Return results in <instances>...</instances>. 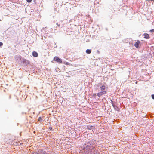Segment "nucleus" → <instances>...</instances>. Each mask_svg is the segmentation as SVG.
Wrapping results in <instances>:
<instances>
[{
    "instance_id": "1",
    "label": "nucleus",
    "mask_w": 154,
    "mask_h": 154,
    "mask_svg": "<svg viewBox=\"0 0 154 154\" xmlns=\"http://www.w3.org/2000/svg\"><path fill=\"white\" fill-rule=\"evenodd\" d=\"M87 150H91L93 148V147L91 146V145L89 143H86L85 145V147Z\"/></svg>"
},
{
    "instance_id": "2",
    "label": "nucleus",
    "mask_w": 154,
    "mask_h": 154,
    "mask_svg": "<svg viewBox=\"0 0 154 154\" xmlns=\"http://www.w3.org/2000/svg\"><path fill=\"white\" fill-rule=\"evenodd\" d=\"M99 86L101 91H106V86L104 84L102 83L100 84Z\"/></svg>"
},
{
    "instance_id": "3",
    "label": "nucleus",
    "mask_w": 154,
    "mask_h": 154,
    "mask_svg": "<svg viewBox=\"0 0 154 154\" xmlns=\"http://www.w3.org/2000/svg\"><path fill=\"white\" fill-rule=\"evenodd\" d=\"M54 60L59 63H62V60L60 59L58 57H54Z\"/></svg>"
},
{
    "instance_id": "4",
    "label": "nucleus",
    "mask_w": 154,
    "mask_h": 154,
    "mask_svg": "<svg viewBox=\"0 0 154 154\" xmlns=\"http://www.w3.org/2000/svg\"><path fill=\"white\" fill-rule=\"evenodd\" d=\"M106 91H101L97 93V95L100 97L103 95H104L106 93Z\"/></svg>"
},
{
    "instance_id": "5",
    "label": "nucleus",
    "mask_w": 154,
    "mask_h": 154,
    "mask_svg": "<svg viewBox=\"0 0 154 154\" xmlns=\"http://www.w3.org/2000/svg\"><path fill=\"white\" fill-rule=\"evenodd\" d=\"M22 62L24 66H26L30 63L29 61L25 59H23Z\"/></svg>"
},
{
    "instance_id": "6",
    "label": "nucleus",
    "mask_w": 154,
    "mask_h": 154,
    "mask_svg": "<svg viewBox=\"0 0 154 154\" xmlns=\"http://www.w3.org/2000/svg\"><path fill=\"white\" fill-rule=\"evenodd\" d=\"M134 45L136 48H138L139 46L140 45V41L137 40L134 44Z\"/></svg>"
},
{
    "instance_id": "7",
    "label": "nucleus",
    "mask_w": 154,
    "mask_h": 154,
    "mask_svg": "<svg viewBox=\"0 0 154 154\" xmlns=\"http://www.w3.org/2000/svg\"><path fill=\"white\" fill-rule=\"evenodd\" d=\"M34 154H47L46 152L45 151L42 150H41L40 151H39V152H35Z\"/></svg>"
},
{
    "instance_id": "8",
    "label": "nucleus",
    "mask_w": 154,
    "mask_h": 154,
    "mask_svg": "<svg viewBox=\"0 0 154 154\" xmlns=\"http://www.w3.org/2000/svg\"><path fill=\"white\" fill-rule=\"evenodd\" d=\"M143 35L144 36V38L146 39H149V35L148 34L146 33H145Z\"/></svg>"
},
{
    "instance_id": "9",
    "label": "nucleus",
    "mask_w": 154,
    "mask_h": 154,
    "mask_svg": "<svg viewBox=\"0 0 154 154\" xmlns=\"http://www.w3.org/2000/svg\"><path fill=\"white\" fill-rule=\"evenodd\" d=\"M32 55L34 57H37L38 56V54L37 52L35 51L32 52Z\"/></svg>"
},
{
    "instance_id": "10",
    "label": "nucleus",
    "mask_w": 154,
    "mask_h": 154,
    "mask_svg": "<svg viewBox=\"0 0 154 154\" xmlns=\"http://www.w3.org/2000/svg\"><path fill=\"white\" fill-rule=\"evenodd\" d=\"M93 127V126L88 125L87 126V128L88 129L91 130L92 129Z\"/></svg>"
},
{
    "instance_id": "11",
    "label": "nucleus",
    "mask_w": 154,
    "mask_h": 154,
    "mask_svg": "<svg viewBox=\"0 0 154 154\" xmlns=\"http://www.w3.org/2000/svg\"><path fill=\"white\" fill-rule=\"evenodd\" d=\"M91 49H87L86 50V52L87 54H90L91 53Z\"/></svg>"
},
{
    "instance_id": "12",
    "label": "nucleus",
    "mask_w": 154,
    "mask_h": 154,
    "mask_svg": "<svg viewBox=\"0 0 154 154\" xmlns=\"http://www.w3.org/2000/svg\"><path fill=\"white\" fill-rule=\"evenodd\" d=\"M97 95V94H94V93L93 94V97H95Z\"/></svg>"
},
{
    "instance_id": "13",
    "label": "nucleus",
    "mask_w": 154,
    "mask_h": 154,
    "mask_svg": "<svg viewBox=\"0 0 154 154\" xmlns=\"http://www.w3.org/2000/svg\"><path fill=\"white\" fill-rule=\"evenodd\" d=\"M32 0H26V1L28 2H31Z\"/></svg>"
},
{
    "instance_id": "14",
    "label": "nucleus",
    "mask_w": 154,
    "mask_h": 154,
    "mask_svg": "<svg viewBox=\"0 0 154 154\" xmlns=\"http://www.w3.org/2000/svg\"><path fill=\"white\" fill-rule=\"evenodd\" d=\"M150 32H154V29H152L150 30Z\"/></svg>"
},
{
    "instance_id": "15",
    "label": "nucleus",
    "mask_w": 154,
    "mask_h": 154,
    "mask_svg": "<svg viewBox=\"0 0 154 154\" xmlns=\"http://www.w3.org/2000/svg\"><path fill=\"white\" fill-rule=\"evenodd\" d=\"M3 44V43L2 42H0V46H2Z\"/></svg>"
},
{
    "instance_id": "16",
    "label": "nucleus",
    "mask_w": 154,
    "mask_h": 154,
    "mask_svg": "<svg viewBox=\"0 0 154 154\" xmlns=\"http://www.w3.org/2000/svg\"><path fill=\"white\" fill-rule=\"evenodd\" d=\"M152 97L153 99H154V94L152 95Z\"/></svg>"
},
{
    "instance_id": "17",
    "label": "nucleus",
    "mask_w": 154,
    "mask_h": 154,
    "mask_svg": "<svg viewBox=\"0 0 154 154\" xmlns=\"http://www.w3.org/2000/svg\"><path fill=\"white\" fill-rule=\"evenodd\" d=\"M41 119H42L41 118V117H40L39 118L38 120L39 121H40V119H41Z\"/></svg>"
},
{
    "instance_id": "18",
    "label": "nucleus",
    "mask_w": 154,
    "mask_h": 154,
    "mask_svg": "<svg viewBox=\"0 0 154 154\" xmlns=\"http://www.w3.org/2000/svg\"><path fill=\"white\" fill-rule=\"evenodd\" d=\"M147 1H149V0H146ZM149 1H153L154 2V0H149Z\"/></svg>"
},
{
    "instance_id": "19",
    "label": "nucleus",
    "mask_w": 154,
    "mask_h": 154,
    "mask_svg": "<svg viewBox=\"0 0 154 154\" xmlns=\"http://www.w3.org/2000/svg\"><path fill=\"white\" fill-rule=\"evenodd\" d=\"M137 82H135V83H136V84H137Z\"/></svg>"
},
{
    "instance_id": "20",
    "label": "nucleus",
    "mask_w": 154,
    "mask_h": 154,
    "mask_svg": "<svg viewBox=\"0 0 154 154\" xmlns=\"http://www.w3.org/2000/svg\"><path fill=\"white\" fill-rule=\"evenodd\" d=\"M50 129V130H52V128H51Z\"/></svg>"
}]
</instances>
